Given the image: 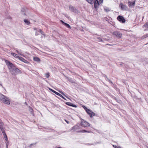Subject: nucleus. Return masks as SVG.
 I'll return each mask as SVG.
<instances>
[{
	"label": "nucleus",
	"mask_w": 148,
	"mask_h": 148,
	"mask_svg": "<svg viewBox=\"0 0 148 148\" xmlns=\"http://www.w3.org/2000/svg\"><path fill=\"white\" fill-rule=\"evenodd\" d=\"M64 25L65 26H66L67 28H71V27L70 25L66 23H64Z\"/></svg>",
	"instance_id": "5701e85b"
},
{
	"label": "nucleus",
	"mask_w": 148,
	"mask_h": 148,
	"mask_svg": "<svg viewBox=\"0 0 148 148\" xmlns=\"http://www.w3.org/2000/svg\"><path fill=\"white\" fill-rule=\"evenodd\" d=\"M2 133L4 136L5 140L6 141H8L7 137V135H6V133L5 132V131H2Z\"/></svg>",
	"instance_id": "f3484780"
},
{
	"label": "nucleus",
	"mask_w": 148,
	"mask_h": 148,
	"mask_svg": "<svg viewBox=\"0 0 148 148\" xmlns=\"http://www.w3.org/2000/svg\"><path fill=\"white\" fill-rule=\"evenodd\" d=\"M106 80L108 81H109L110 82V83H112V81H111L109 79H108V78H106Z\"/></svg>",
	"instance_id": "2f4dec72"
},
{
	"label": "nucleus",
	"mask_w": 148,
	"mask_h": 148,
	"mask_svg": "<svg viewBox=\"0 0 148 148\" xmlns=\"http://www.w3.org/2000/svg\"><path fill=\"white\" fill-rule=\"evenodd\" d=\"M65 121L68 124H69V121H67L66 120H65Z\"/></svg>",
	"instance_id": "c9c22d12"
},
{
	"label": "nucleus",
	"mask_w": 148,
	"mask_h": 148,
	"mask_svg": "<svg viewBox=\"0 0 148 148\" xmlns=\"http://www.w3.org/2000/svg\"><path fill=\"white\" fill-rule=\"evenodd\" d=\"M11 54L12 56H13L15 58H18V57H19V56H17V54L15 53H11Z\"/></svg>",
	"instance_id": "6ab92c4d"
},
{
	"label": "nucleus",
	"mask_w": 148,
	"mask_h": 148,
	"mask_svg": "<svg viewBox=\"0 0 148 148\" xmlns=\"http://www.w3.org/2000/svg\"><path fill=\"white\" fill-rule=\"evenodd\" d=\"M97 39H98L97 41L98 42H102L103 41V40L101 38L97 37Z\"/></svg>",
	"instance_id": "b1692460"
},
{
	"label": "nucleus",
	"mask_w": 148,
	"mask_h": 148,
	"mask_svg": "<svg viewBox=\"0 0 148 148\" xmlns=\"http://www.w3.org/2000/svg\"><path fill=\"white\" fill-rule=\"evenodd\" d=\"M24 21L27 25H29L30 23V22L28 21L27 20L25 19L24 20Z\"/></svg>",
	"instance_id": "aec40b11"
},
{
	"label": "nucleus",
	"mask_w": 148,
	"mask_h": 148,
	"mask_svg": "<svg viewBox=\"0 0 148 148\" xmlns=\"http://www.w3.org/2000/svg\"><path fill=\"white\" fill-rule=\"evenodd\" d=\"M5 62L6 64L8 66L10 71L11 70L15 67V66L12 63L8 60H5Z\"/></svg>",
	"instance_id": "7ed1b4c3"
},
{
	"label": "nucleus",
	"mask_w": 148,
	"mask_h": 148,
	"mask_svg": "<svg viewBox=\"0 0 148 148\" xmlns=\"http://www.w3.org/2000/svg\"><path fill=\"white\" fill-rule=\"evenodd\" d=\"M61 21L63 24H64V23H64L63 21H62V20H61Z\"/></svg>",
	"instance_id": "4c0bfd02"
},
{
	"label": "nucleus",
	"mask_w": 148,
	"mask_h": 148,
	"mask_svg": "<svg viewBox=\"0 0 148 148\" xmlns=\"http://www.w3.org/2000/svg\"><path fill=\"white\" fill-rule=\"evenodd\" d=\"M0 85L1 86H2V87H3L2 85L0 83Z\"/></svg>",
	"instance_id": "79ce46f5"
},
{
	"label": "nucleus",
	"mask_w": 148,
	"mask_h": 148,
	"mask_svg": "<svg viewBox=\"0 0 148 148\" xmlns=\"http://www.w3.org/2000/svg\"><path fill=\"white\" fill-rule=\"evenodd\" d=\"M143 27H146L148 28V22H147L146 23H145L144 25L143 26Z\"/></svg>",
	"instance_id": "a878e982"
},
{
	"label": "nucleus",
	"mask_w": 148,
	"mask_h": 148,
	"mask_svg": "<svg viewBox=\"0 0 148 148\" xmlns=\"http://www.w3.org/2000/svg\"><path fill=\"white\" fill-rule=\"evenodd\" d=\"M88 132L90 133V131H86L85 130H83L81 131H78L77 132Z\"/></svg>",
	"instance_id": "412c9836"
},
{
	"label": "nucleus",
	"mask_w": 148,
	"mask_h": 148,
	"mask_svg": "<svg viewBox=\"0 0 148 148\" xmlns=\"http://www.w3.org/2000/svg\"><path fill=\"white\" fill-rule=\"evenodd\" d=\"M7 145V147L8 148V145H7V144L6 145Z\"/></svg>",
	"instance_id": "c03bdc74"
},
{
	"label": "nucleus",
	"mask_w": 148,
	"mask_h": 148,
	"mask_svg": "<svg viewBox=\"0 0 148 148\" xmlns=\"http://www.w3.org/2000/svg\"><path fill=\"white\" fill-rule=\"evenodd\" d=\"M0 129L2 132V131H5L4 130H3V129L2 127V128H1Z\"/></svg>",
	"instance_id": "f704fd0d"
},
{
	"label": "nucleus",
	"mask_w": 148,
	"mask_h": 148,
	"mask_svg": "<svg viewBox=\"0 0 148 148\" xmlns=\"http://www.w3.org/2000/svg\"><path fill=\"white\" fill-rule=\"evenodd\" d=\"M0 100L2 101L3 103L7 104H10V101L8 98L2 94H0Z\"/></svg>",
	"instance_id": "f257e3e1"
},
{
	"label": "nucleus",
	"mask_w": 148,
	"mask_h": 148,
	"mask_svg": "<svg viewBox=\"0 0 148 148\" xmlns=\"http://www.w3.org/2000/svg\"><path fill=\"white\" fill-rule=\"evenodd\" d=\"M18 59L20 60L21 61L24 62L25 63H29V62L27 61V60H25L24 58H23L21 57H18Z\"/></svg>",
	"instance_id": "f8f14e48"
},
{
	"label": "nucleus",
	"mask_w": 148,
	"mask_h": 148,
	"mask_svg": "<svg viewBox=\"0 0 148 148\" xmlns=\"http://www.w3.org/2000/svg\"><path fill=\"white\" fill-rule=\"evenodd\" d=\"M117 148H122L121 147L118 146Z\"/></svg>",
	"instance_id": "ea45409f"
},
{
	"label": "nucleus",
	"mask_w": 148,
	"mask_h": 148,
	"mask_svg": "<svg viewBox=\"0 0 148 148\" xmlns=\"http://www.w3.org/2000/svg\"><path fill=\"white\" fill-rule=\"evenodd\" d=\"M10 72L12 75H16L18 73H21V71L15 67L11 70Z\"/></svg>",
	"instance_id": "f03ea898"
},
{
	"label": "nucleus",
	"mask_w": 148,
	"mask_h": 148,
	"mask_svg": "<svg viewBox=\"0 0 148 148\" xmlns=\"http://www.w3.org/2000/svg\"><path fill=\"white\" fill-rule=\"evenodd\" d=\"M50 90L51 91H52L53 92H54L55 94H56V95H58V96H60V94L59 93L57 92L56 91H54V90H52V89L50 88Z\"/></svg>",
	"instance_id": "a211bd4d"
},
{
	"label": "nucleus",
	"mask_w": 148,
	"mask_h": 148,
	"mask_svg": "<svg viewBox=\"0 0 148 148\" xmlns=\"http://www.w3.org/2000/svg\"><path fill=\"white\" fill-rule=\"evenodd\" d=\"M69 9L71 11L77 14L78 13V11L74 7L70 6L69 7Z\"/></svg>",
	"instance_id": "0eeeda50"
},
{
	"label": "nucleus",
	"mask_w": 148,
	"mask_h": 148,
	"mask_svg": "<svg viewBox=\"0 0 148 148\" xmlns=\"http://www.w3.org/2000/svg\"><path fill=\"white\" fill-rule=\"evenodd\" d=\"M118 146L116 145H113V147L115 148H117Z\"/></svg>",
	"instance_id": "72a5a7b5"
},
{
	"label": "nucleus",
	"mask_w": 148,
	"mask_h": 148,
	"mask_svg": "<svg viewBox=\"0 0 148 148\" xmlns=\"http://www.w3.org/2000/svg\"><path fill=\"white\" fill-rule=\"evenodd\" d=\"M113 34L116 36L117 37L121 38L122 34L118 31H115L113 33Z\"/></svg>",
	"instance_id": "6e6552de"
},
{
	"label": "nucleus",
	"mask_w": 148,
	"mask_h": 148,
	"mask_svg": "<svg viewBox=\"0 0 148 148\" xmlns=\"http://www.w3.org/2000/svg\"><path fill=\"white\" fill-rule=\"evenodd\" d=\"M117 19L120 22L123 23L125 22V20L123 17L121 16H119L117 17Z\"/></svg>",
	"instance_id": "423d86ee"
},
{
	"label": "nucleus",
	"mask_w": 148,
	"mask_h": 148,
	"mask_svg": "<svg viewBox=\"0 0 148 148\" xmlns=\"http://www.w3.org/2000/svg\"><path fill=\"white\" fill-rule=\"evenodd\" d=\"M33 60L34 61L38 62H40V58L37 57H34Z\"/></svg>",
	"instance_id": "dca6fc26"
},
{
	"label": "nucleus",
	"mask_w": 148,
	"mask_h": 148,
	"mask_svg": "<svg viewBox=\"0 0 148 148\" xmlns=\"http://www.w3.org/2000/svg\"><path fill=\"white\" fill-rule=\"evenodd\" d=\"M83 107L84 108V110L86 111L87 110H88V109H87V108L85 106H83Z\"/></svg>",
	"instance_id": "cd10ccee"
},
{
	"label": "nucleus",
	"mask_w": 148,
	"mask_h": 148,
	"mask_svg": "<svg viewBox=\"0 0 148 148\" xmlns=\"http://www.w3.org/2000/svg\"><path fill=\"white\" fill-rule=\"evenodd\" d=\"M145 35L146 36V37H148V34H146Z\"/></svg>",
	"instance_id": "58836bf2"
},
{
	"label": "nucleus",
	"mask_w": 148,
	"mask_h": 148,
	"mask_svg": "<svg viewBox=\"0 0 148 148\" xmlns=\"http://www.w3.org/2000/svg\"><path fill=\"white\" fill-rule=\"evenodd\" d=\"M39 32L41 33L42 35H44V33L42 31V30H41L40 29H38L37 30V31L36 32L35 35L36 36H37V35H39V34L38 33V32Z\"/></svg>",
	"instance_id": "4468645a"
},
{
	"label": "nucleus",
	"mask_w": 148,
	"mask_h": 148,
	"mask_svg": "<svg viewBox=\"0 0 148 148\" xmlns=\"http://www.w3.org/2000/svg\"><path fill=\"white\" fill-rule=\"evenodd\" d=\"M59 96L60 97H61L63 99H64L65 100H66V99L63 96L61 95V94H60V96Z\"/></svg>",
	"instance_id": "7c9ffc66"
},
{
	"label": "nucleus",
	"mask_w": 148,
	"mask_h": 148,
	"mask_svg": "<svg viewBox=\"0 0 148 148\" xmlns=\"http://www.w3.org/2000/svg\"><path fill=\"white\" fill-rule=\"evenodd\" d=\"M135 1L131 2V1H129L128 2V5L129 7H134V4L135 3Z\"/></svg>",
	"instance_id": "ddd939ff"
},
{
	"label": "nucleus",
	"mask_w": 148,
	"mask_h": 148,
	"mask_svg": "<svg viewBox=\"0 0 148 148\" xmlns=\"http://www.w3.org/2000/svg\"><path fill=\"white\" fill-rule=\"evenodd\" d=\"M34 29L36 30L37 29L36 28H34Z\"/></svg>",
	"instance_id": "a19ab883"
},
{
	"label": "nucleus",
	"mask_w": 148,
	"mask_h": 148,
	"mask_svg": "<svg viewBox=\"0 0 148 148\" xmlns=\"http://www.w3.org/2000/svg\"><path fill=\"white\" fill-rule=\"evenodd\" d=\"M29 110L30 112H33V109L30 107L29 106Z\"/></svg>",
	"instance_id": "bb28decb"
},
{
	"label": "nucleus",
	"mask_w": 148,
	"mask_h": 148,
	"mask_svg": "<svg viewBox=\"0 0 148 148\" xmlns=\"http://www.w3.org/2000/svg\"><path fill=\"white\" fill-rule=\"evenodd\" d=\"M103 0H96L95 1L94 7L95 8H97L100 4H101L103 2Z\"/></svg>",
	"instance_id": "20e7f679"
},
{
	"label": "nucleus",
	"mask_w": 148,
	"mask_h": 148,
	"mask_svg": "<svg viewBox=\"0 0 148 148\" xmlns=\"http://www.w3.org/2000/svg\"><path fill=\"white\" fill-rule=\"evenodd\" d=\"M86 112L91 117L94 116L95 115V113L90 110H87Z\"/></svg>",
	"instance_id": "9d476101"
},
{
	"label": "nucleus",
	"mask_w": 148,
	"mask_h": 148,
	"mask_svg": "<svg viewBox=\"0 0 148 148\" xmlns=\"http://www.w3.org/2000/svg\"><path fill=\"white\" fill-rule=\"evenodd\" d=\"M25 103L26 105H27V102H25Z\"/></svg>",
	"instance_id": "37998d69"
},
{
	"label": "nucleus",
	"mask_w": 148,
	"mask_h": 148,
	"mask_svg": "<svg viewBox=\"0 0 148 148\" xmlns=\"http://www.w3.org/2000/svg\"><path fill=\"white\" fill-rule=\"evenodd\" d=\"M79 129V127L77 125H75L71 129V130L73 131H77Z\"/></svg>",
	"instance_id": "9b49d317"
},
{
	"label": "nucleus",
	"mask_w": 148,
	"mask_h": 148,
	"mask_svg": "<svg viewBox=\"0 0 148 148\" xmlns=\"http://www.w3.org/2000/svg\"><path fill=\"white\" fill-rule=\"evenodd\" d=\"M86 1L89 3L91 4H92L94 3L93 0H86Z\"/></svg>",
	"instance_id": "4be33fe9"
},
{
	"label": "nucleus",
	"mask_w": 148,
	"mask_h": 148,
	"mask_svg": "<svg viewBox=\"0 0 148 148\" xmlns=\"http://www.w3.org/2000/svg\"><path fill=\"white\" fill-rule=\"evenodd\" d=\"M119 7L121 8L122 10H126L127 8V6L126 5L123 4L122 3H121L120 4Z\"/></svg>",
	"instance_id": "1a4fd4ad"
},
{
	"label": "nucleus",
	"mask_w": 148,
	"mask_h": 148,
	"mask_svg": "<svg viewBox=\"0 0 148 148\" xmlns=\"http://www.w3.org/2000/svg\"><path fill=\"white\" fill-rule=\"evenodd\" d=\"M81 125L83 127H87L90 126V124L87 122L83 121L81 122Z\"/></svg>",
	"instance_id": "39448f33"
},
{
	"label": "nucleus",
	"mask_w": 148,
	"mask_h": 148,
	"mask_svg": "<svg viewBox=\"0 0 148 148\" xmlns=\"http://www.w3.org/2000/svg\"><path fill=\"white\" fill-rule=\"evenodd\" d=\"M59 92L61 93L63 95H64V96H65V97H67V96H66L65 94H64V93L62 92V91H59Z\"/></svg>",
	"instance_id": "c85d7f7f"
},
{
	"label": "nucleus",
	"mask_w": 148,
	"mask_h": 148,
	"mask_svg": "<svg viewBox=\"0 0 148 148\" xmlns=\"http://www.w3.org/2000/svg\"><path fill=\"white\" fill-rule=\"evenodd\" d=\"M45 77H47V78H48L50 76L49 73H46L45 74Z\"/></svg>",
	"instance_id": "393cba45"
},
{
	"label": "nucleus",
	"mask_w": 148,
	"mask_h": 148,
	"mask_svg": "<svg viewBox=\"0 0 148 148\" xmlns=\"http://www.w3.org/2000/svg\"><path fill=\"white\" fill-rule=\"evenodd\" d=\"M35 144H32L29 146V147H31L32 145H35Z\"/></svg>",
	"instance_id": "473e14b6"
},
{
	"label": "nucleus",
	"mask_w": 148,
	"mask_h": 148,
	"mask_svg": "<svg viewBox=\"0 0 148 148\" xmlns=\"http://www.w3.org/2000/svg\"><path fill=\"white\" fill-rule=\"evenodd\" d=\"M17 52L18 53H19V54L20 55H21V54H20V53L19 52V51H17Z\"/></svg>",
	"instance_id": "e433bc0d"
},
{
	"label": "nucleus",
	"mask_w": 148,
	"mask_h": 148,
	"mask_svg": "<svg viewBox=\"0 0 148 148\" xmlns=\"http://www.w3.org/2000/svg\"><path fill=\"white\" fill-rule=\"evenodd\" d=\"M146 38V37L145 35L144 36H143L141 38V39H144L145 38Z\"/></svg>",
	"instance_id": "c756f323"
},
{
	"label": "nucleus",
	"mask_w": 148,
	"mask_h": 148,
	"mask_svg": "<svg viewBox=\"0 0 148 148\" xmlns=\"http://www.w3.org/2000/svg\"><path fill=\"white\" fill-rule=\"evenodd\" d=\"M66 104L68 106H73L74 107H77V106L76 105H74L71 102H66Z\"/></svg>",
	"instance_id": "2eb2a0df"
}]
</instances>
